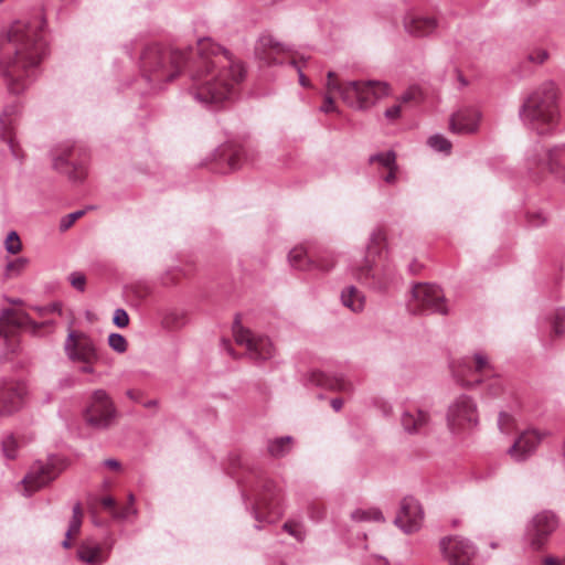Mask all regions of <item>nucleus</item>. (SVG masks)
I'll return each mask as SVG.
<instances>
[{"instance_id":"obj_1","label":"nucleus","mask_w":565,"mask_h":565,"mask_svg":"<svg viewBox=\"0 0 565 565\" xmlns=\"http://www.w3.org/2000/svg\"><path fill=\"white\" fill-rule=\"evenodd\" d=\"M138 49L141 50L138 60L140 77L136 84L141 94L163 89L186 67L192 81L189 94L198 104L206 107L234 96L236 86L246 75L242 62L211 39L199 40L188 51L157 43L145 44L141 39L125 45L129 55Z\"/></svg>"},{"instance_id":"obj_2","label":"nucleus","mask_w":565,"mask_h":565,"mask_svg":"<svg viewBox=\"0 0 565 565\" xmlns=\"http://www.w3.org/2000/svg\"><path fill=\"white\" fill-rule=\"evenodd\" d=\"M45 20L14 21L0 51V74L12 94L24 92L39 74L47 54L44 34Z\"/></svg>"},{"instance_id":"obj_3","label":"nucleus","mask_w":565,"mask_h":565,"mask_svg":"<svg viewBox=\"0 0 565 565\" xmlns=\"http://www.w3.org/2000/svg\"><path fill=\"white\" fill-rule=\"evenodd\" d=\"M385 241V233L380 228L374 230L363 260L354 268V276L361 284L381 292L394 288L401 280L395 264L388 257Z\"/></svg>"},{"instance_id":"obj_4","label":"nucleus","mask_w":565,"mask_h":565,"mask_svg":"<svg viewBox=\"0 0 565 565\" xmlns=\"http://www.w3.org/2000/svg\"><path fill=\"white\" fill-rule=\"evenodd\" d=\"M558 92L553 82H545L531 92L519 108V118L540 136L553 135L559 124Z\"/></svg>"},{"instance_id":"obj_5","label":"nucleus","mask_w":565,"mask_h":565,"mask_svg":"<svg viewBox=\"0 0 565 565\" xmlns=\"http://www.w3.org/2000/svg\"><path fill=\"white\" fill-rule=\"evenodd\" d=\"M391 87L386 82L349 81L341 92L342 100L356 110H366L374 106L380 99L388 96Z\"/></svg>"},{"instance_id":"obj_6","label":"nucleus","mask_w":565,"mask_h":565,"mask_svg":"<svg viewBox=\"0 0 565 565\" xmlns=\"http://www.w3.org/2000/svg\"><path fill=\"white\" fill-rule=\"evenodd\" d=\"M407 309L413 315L448 313L443 290L437 285L428 282H418L413 286Z\"/></svg>"},{"instance_id":"obj_7","label":"nucleus","mask_w":565,"mask_h":565,"mask_svg":"<svg viewBox=\"0 0 565 565\" xmlns=\"http://www.w3.org/2000/svg\"><path fill=\"white\" fill-rule=\"evenodd\" d=\"M447 425L454 435L471 433L479 425L477 403L470 396L461 394L448 406Z\"/></svg>"},{"instance_id":"obj_8","label":"nucleus","mask_w":565,"mask_h":565,"mask_svg":"<svg viewBox=\"0 0 565 565\" xmlns=\"http://www.w3.org/2000/svg\"><path fill=\"white\" fill-rule=\"evenodd\" d=\"M530 169L547 170L555 179L565 183V142L545 148L535 145L526 154Z\"/></svg>"},{"instance_id":"obj_9","label":"nucleus","mask_w":565,"mask_h":565,"mask_svg":"<svg viewBox=\"0 0 565 565\" xmlns=\"http://www.w3.org/2000/svg\"><path fill=\"white\" fill-rule=\"evenodd\" d=\"M454 377L465 387H471L490 373L488 355H462L451 362Z\"/></svg>"},{"instance_id":"obj_10","label":"nucleus","mask_w":565,"mask_h":565,"mask_svg":"<svg viewBox=\"0 0 565 565\" xmlns=\"http://www.w3.org/2000/svg\"><path fill=\"white\" fill-rule=\"evenodd\" d=\"M559 525L558 516L550 510L535 514L526 525L525 539L533 551L544 547Z\"/></svg>"},{"instance_id":"obj_11","label":"nucleus","mask_w":565,"mask_h":565,"mask_svg":"<svg viewBox=\"0 0 565 565\" xmlns=\"http://www.w3.org/2000/svg\"><path fill=\"white\" fill-rule=\"evenodd\" d=\"M45 323H36L25 312L14 309H3L0 313V338H2L10 349V353H14L13 342L17 333L22 330H29L33 334Z\"/></svg>"},{"instance_id":"obj_12","label":"nucleus","mask_w":565,"mask_h":565,"mask_svg":"<svg viewBox=\"0 0 565 565\" xmlns=\"http://www.w3.org/2000/svg\"><path fill=\"white\" fill-rule=\"evenodd\" d=\"M115 416L116 408L108 394L104 390H96L84 411L86 424L95 429H106Z\"/></svg>"},{"instance_id":"obj_13","label":"nucleus","mask_w":565,"mask_h":565,"mask_svg":"<svg viewBox=\"0 0 565 565\" xmlns=\"http://www.w3.org/2000/svg\"><path fill=\"white\" fill-rule=\"evenodd\" d=\"M439 547L448 565H473L477 547L468 539L459 535L446 536L440 540Z\"/></svg>"},{"instance_id":"obj_14","label":"nucleus","mask_w":565,"mask_h":565,"mask_svg":"<svg viewBox=\"0 0 565 565\" xmlns=\"http://www.w3.org/2000/svg\"><path fill=\"white\" fill-rule=\"evenodd\" d=\"M232 331L236 343L244 347L249 353H270L273 350L271 340L267 335L256 334L245 328L239 313L235 315Z\"/></svg>"},{"instance_id":"obj_15","label":"nucleus","mask_w":565,"mask_h":565,"mask_svg":"<svg viewBox=\"0 0 565 565\" xmlns=\"http://www.w3.org/2000/svg\"><path fill=\"white\" fill-rule=\"evenodd\" d=\"M423 520L424 511L419 502L413 497H405L394 520L395 525L409 534L420 529Z\"/></svg>"},{"instance_id":"obj_16","label":"nucleus","mask_w":565,"mask_h":565,"mask_svg":"<svg viewBox=\"0 0 565 565\" xmlns=\"http://www.w3.org/2000/svg\"><path fill=\"white\" fill-rule=\"evenodd\" d=\"M481 111L475 106L459 107L449 118V130L457 135H472L479 129Z\"/></svg>"},{"instance_id":"obj_17","label":"nucleus","mask_w":565,"mask_h":565,"mask_svg":"<svg viewBox=\"0 0 565 565\" xmlns=\"http://www.w3.org/2000/svg\"><path fill=\"white\" fill-rule=\"evenodd\" d=\"M545 436V431H539L534 428L526 429L509 447L508 454L515 461H524L535 452Z\"/></svg>"},{"instance_id":"obj_18","label":"nucleus","mask_w":565,"mask_h":565,"mask_svg":"<svg viewBox=\"0 0 565 565\" xmlns=\"http://www.w3.org/2000/svg\"><path fill=\"white\" fill-rule=\"evenodd\" d=\"M26 393L24 384L14 381H0V415L18 411Z\"/></svg>"},{"instance_id":"obj_19","label":"nucleus","mask_w":565,"mask_h":565,"mask_svg":"<svg viewBox=\"0 0 565 565\" xmlns=\"http://www.w3.org/2000/svg\"><path fill=\"white\" fill-rule=\"evenodd\" d=\"M74 148H66L61 153L53 156V168L68 175L72 181H82L86 175V162L74 160Z\"/></svg>"},{"instance_id":"obj_20","label":"nucleus","mask_w":565,"mask_h":565,"mask_svg":"<svg viewBox=\"0 0 565 565\" xmlns=\"http://www.w3.org/2000/svg\"><path fill=\"white\" fill-rule=\"evenodd\" d=\"M55 477L56 473L51 466L42 463L41 461L34 462L22 480L24 486V495H31L33 492L55 479Z\"/></svg>"},{"instance_id":"obj_21","label":"nucleus","mask_w":565,"mask_h":565,"mask_svg":"<svg viewBox=\"0 0 565 565\" xmlns=\"http://www.w3.org/2000/svg\"><path fill=\"white\" fill-rule=\"evenodd\" d=\"M437 20L422 11L412 10L404 17V29L413 36H428L437 29Z\"/></svg>"},{"instance_id":"obj_22","label":"nucleus","mask_w":565,"mask_h":565,"mask_svg":"<svg viewBox=\"0 0 565 565\" xmlns=\"http://www.w3.org/2000/svg\"><path fill=\"white\" fill-rule=\"evenodd\" d=\"M19 113L18 104H10L4 107L0 116V138L7 143L12 156L19 159L18 146L13 136V126Z\"/></svg>"},{"instance_id":"obj_23","label":"nucleus","mask_w":565,"mask_h":565,"mask_svg":"<svg viewBox=\"0 0 565 565\" xmlns=\"http://www.w3.org/2000/svg\"><path fill=\"white\" fill-rule=\"evenodd\" d=\"M288 50L289 47L277 41L270 34H263L259 36L255 46V53L258 58L267 64L282 63L278 55Z\"/></svg>"},{"instance_id":"obj_24","label":"nucleus","mask_w":565,"mask_h":565,"mask_svg":"<svg viewBox=\"0 0 565 565\" xmlns=\"http://www.w3.org/2000/svg\"><path fill=\"white\" fill-rule=\"evenodd\" d=\"M100 344L85 332L71 330L64 342V350L66 353H97Z\"/></svg>"},{"instance_id":"obj_25","label":"nucleus","mask_w":565,"mask_h":565,"mask_svg":"<svg viewBox=\"0 0 565 565\" xmlns=\"http://www.w3.org/2000/svg\"><path fill=\"white\" fill-rule=\"evenodd\" d=\"M401 423L406 433L420 434L429 423V415L422 409H407L403 412Z\"/></svg>"},{"instance_id":"obj_26","label":"nucleus","mask_w":565,"mask_h":565,"mask_svg":"<svg viewBox=\"0 0 565 565\" xmlns=\"http://www.w3.org/2000/svg\"><path fill=\"white\" fill-rule=\"evenodd\" d=\"M218 157L227 162L228 170L234 171L241 168L243 162L247 160V151L244 146L227 143L218 149Z\"/></svg>"},{"instance_id":"obj_27","label":"nucleus","mask_w":565,"mask_h":565,"mask_svg":"<svg viewBox=\"0 0 565 565\" xmlns=\"http://www.w3.org/2000/svg\"><path fill=\"white\" fill-rule=\"evenodd\" d=\"M310 381L318 386H323L334 391L352 392L353 390L352 384L342 375L331 377L323 372L315 371L311 373Z\"/></svg>"},{"instance_id":"obj_28","label":"nucleus","mask_w":565,"mask_h":565,"mask_svg":"<svg viewBox=\"0 0 565 565\" xmlns=\"http://www.w3.org/2000/svg\"><path fill=\"white\" fill-rule=\"evenodd\" d=\"M341 303L354 313H360L365 308V296L355 286L350 285L342 289Z\"/></svg>"},{"instance_id":"obj_29","label":"nucleus","mask_w":565,"mask_h":565,"mask_svg":"<svg viewBox=\"0 0 565 565\" xmlns=\"http://www.w3.org/2000/svg\"><path fill=\"white\" fill-rule=\"evenodd\" d=\"M78 558L88 565H99L105 562L102 553V547L93 542H85L81 544L77 550Z\"/></svg>"},{"instance_id":"obj_30","label":"nucleus","mask_w":565,"mask_h":565,"mask_svg":"<svg viewBox=\"0 0 565 565\" xmlns=\"http://www.w3.org/2000/svg\"><path fill=\"white\" fill-rule=\"evenodd\" d=\"M288 259L290 265L300 270L313 269V252H309L302 246L295 247L289 252Z\"/></svg>"},{"instance_id":"obj_31","label":"nucleus","mask_w":565,"mask_h":565,"mask_svg":"<svg viewBox=\"0 0 565 565\" xmlns=\"http://www.w3.org/2000/svg\"><path fill=\"white\" fill-rule=\"evenodd\" d=\"M263 491L255 494L254 512L258 519L259 511L269 507V500L276 497V486L273 481L266 480L263 483Z\"/></svg>"},{"instance_id":"obj_32","label":"nucleus","mask_w":565,"mask_h":565,"mask_svg":"<svg viewBox=\"0 0 565 565\" xmlns=\"http://www.w3.org/2000/svg\"><path fill=\"white\" fill-rule=\"evenodd\" d=\"M546 322L551 328V332L556 338L565 339V307L555 308L547 317Z\"/></svg>"},{"instance_id":"obj_33","label":"nucleus","mask_w":565,"mask_h":565,"mask_svg":"<svg viewBox=\"0 0 565 565\" xmlns=\"http://www.w3.org/2000/svg\"><path fill=\"white\" fill-rule=\"evenodd\" d=\"M294 438L284 436L268 441L267 450L270 456L280 458L290 452Z\"/></svg>"},{"instance_id":"obj_34","label":"nucleus","mask_w":565,"mask_h":565,"mask_svg":"<svg viewBox=\"0 0 565 565\" xmlns=\"http://www.w3.org/2000/svg\"><path fill=\"white\" fill-rule=\"evenodd\" d=\"M335 265V257L329 250L313 252V268L322 271L331 270Z\"/></svg>"},{"instance_id":"obj_35","label":"nucleus","mask_w":565,"mask_h":565,"mask_svg":"<svg viewBox=\"0 0 565 565\" xmlns=\"http://www.w3.org/2000/svg\"><path fill=\"white\" fill-rule=\"evenodd\" d=\"M94 355H67L68 364L82 373H90L93 372V358Z\"/></svg>"},{"instance_id":"obj_36","label":"nucleus","mask_w":565,"mask_h":565,"mask_svg":"<svg viewBox=\"0 0 565 565\" xmlns=\"http://www.w3.org/2000/svg\"><path fill=\"white\" fill-rule=\"evenodd\" d=\"M427 145L436 152L448 156L451 153L452 145L445 136L435 134L427 139Z\"/></svg>"},{"instance_id":"obj_37","label":"nucleus","mask_w":565,"mask_h":565,"mask_svg":"<svg viewBox=\"0 0 565 565\" xmlns=\"http://www.w3.org/2000/svg\"><path fill=\"white\" fill-rule=\"evenodd\" d=\"M351 518L354 521H374V522H384V515L383 513L375 508L369 509V510H361L358 509L352 512Z\"/></svg>"},{"instance_id":"obj_38","label":"nucleus","mask_w":565,"mask_h":565,"mask_svg":"<svg viewBox=\"0 0 565 565\" xmlns=\"http://www.w3.org/2000/svg\"><path fill=\"white\" fill-rule=\"evenodd\" d=\"M369 163H379L383 168H393L396 166V154L394 151L379 152L370 156Z\"/></svg>"},{"instance_id":"obj_39","label":"nucleus","mask_w":565,"mask_h":565,"mask_svg":"<svg viewBox=\"0 0 565 565\" xmlns=\"http://www.w3.org/2000/svg\"><path fill=\"white\" fill-rule=\"evenodd\" d=\"M28 259L20 257L14 260H11L6 266V276L8 278L18 276L22 273V270L26 267Z\"/></svg>"},{"instance_id":"obj_40","label":"nucleus","mask_w":565,"mask_h":565,"mask_svg":"<svg viewBox=\"0 0 565 565\" xmlns=\"http://www.w3.org/2000/svg\"><path fill=\"white\" fill-rule=\"evenodd\" d=\"M284 530L294 536L297 541L302 542L305 540L306 533L303 525L300 522L296 521H287L284 524Z\"/></svg>"},{"instance_id":"obj_41","label":"nucleus","mask_w":565,"mask_h":565,"mask_svg":"<svg viewBox=\"0 0 565 565\" xmlns=\"http://www.w3.org/2000/svg\"><path fill=\"white\" fill-rule=\"evenodd\" d=\"M108 345L118 353H124L127 349V341L119 333H110L108 337Z\"/></svg>"},{"instance_id":"obj_42","label":"nucleus","mask_w":565,"mask_h":565,"mask_svg":"<svg viewBox=\"0 0 565 565\" xmlns=\"http://www.w3.org/2000/svg\"><path fill=\"white\" fill-rule=\"evenodd\" d=\"M6 250L10 254H17L21 250V241L15 231H11L4 241Z\"/></svg>"},{"instance_id":"obj_43","label":"nucleus","mask_w":565,"mask_h":565,"mask_svg":"<svg viewBox=\"0 0 565 565\" xmlns=\"http://www.w3.org/2000/svg\"><path fill=\"white\" fill-rule=\"evenodd\" d=\"M18 444L13 436H8L2 441V452L8 459H14L17 457Z\"/></svg>"},{"instance_id":"obj_44","label":"nucleus","mask_w":565,"mask_h":565,"mask_svg":"<svg viewBox=\"0 0 565 565\" xmlns=\"http://www.w3.org/2000/svg\"><path fill=\"white\" fill-rule=\"evenodd\" d=\"M84 214H85V210H78V211L72 212V213L63 216L60 222V230L61 231L68 230Z\"/></svg>"},{"instance_id":"obj_45","label":"nucleus","mask_w":565,"mask_h":565,"mask_svg":"<svg viewBox=\"0 0 565 565\" xmlns=\"http://www.w3.org/2000/svg\"><path fill=\"white\" fill-rule=\"evenodd\" d=\"M513 417L508 413L501 412L498 417V427L501 433L510 434L513 428Z\"/></svg>"},{"instance_id":"obj_46","label":"nucleus","mask_w":565,"mask_h":565,"mask_svg":"<svg viewBox=\"0 0 565 565\" xmlns=\"http://www.w3.org/2000/svg\"><path fill=\"white\" fill-rule=\"evenodd\" d=\"M326 86L328 92H338L341 95L342 89L345 88V83H338L333 71L328 72Z\"/></svg>"},{"instance_id":"obj_47","label":"nucleus","mask_w":565,"mask_h":565,"mask_svg":"<svg viewBox=\"0 0 565 565\" xmlns=\"http://www.w3.org/2000/svg\"><path fill=\"white\" fill-rule=\"evenodd\" d=\"M113 323L118 328H125L129 323V316L125 309L118 308L113 316Z\"/></svg>"},{"instance_id":"obj_48","label":"nucleus","mask_w":565,"mask_h":565,"mask_svg":"<svg viewBox=\"0 0 565 565\" xmlns=\"http://www.w3.org/2000/svg\"><path fill=\"white\" fill-rule=\"evenodd\" d=\"M71 285L78 291H84L86 286V278L83 274L72 273L70 275Z\"/></svg>"},{"instance_id":"obj_49","label":"nucleus","mask_w":565,"mask_h":565,"mask_svg":"<svg viewBox=\"0 0 565 565\" xmlns=\"http://www.w3.org/2000/svg\"><path fill=\"white\" fill-rule=\"evenodd\" d=\"M547 57H548V53L545 50H541V49L530 53L527 56V58L531 62H534L537 64L544 63L547 60Z\"/></svg>"},{"instance_id":"obj_50","label":"nucleus","mask_w":565,"mask_h":565,"mask_svg":"<svg viewBox=\"0 0 565 565\" xmlns=\"http://www.w3.org/2000/svg\"><path fill=\"white\" fill-rule=\"evenodd\" d=\"M136 509L134 508L132 504H128L127 507H124L121 509H117V512H115V519H118V520H125L127 518H129L130 515L132 514H136Z\"/></svg>"},{"instance_id":"obj_51","label":"nucleus","mask_w":565,"mask_h":565,"mask_svg":"<svg viewBox=\"0 0 565 565\" xmlns=\"http://www.w3.org/2000/svg\"><path fill=\"white\" fill-rule=\"evenodd\" d=\"M320 110L326 114L337 110L334 99L329 94L324 96V100L322 106L320 107Z\"/></svg>"},{"instance_id":"obj_52","label":"nucleus","mask_w":565,"mask_h":565,"mask_svg":"<svg viewBox=\"0 0 565 565\" xmlns=\"http://www.w3.org/2000/svg\"><path fill=\"white\" fill-rule=\"evenodd\" d=\"M402 106L401 104L393 105L392 107L387 108L384 113L385 117L388 120H395L401 116Z\"/></svg>"},{"instance_id":"obj_53","label":"nucleus","mask_w":565,"mask_h":565,"mask_svg":"<svg viewBox=\"0 0 565 565\" xmlns=\"http://www.w3.org/2000/svg\"><path fill=\"white\" fill-rule=\"evenodd\" d=\"M82 525V519L72 518L70 521L68 529L65 533V536L71 537L72 534L79 532Z\"/></svg>"},{"instance_id":"obj_54","label":"nucleus","mask_w":565,"mask_h":565,"mask_svg":"<svg viewBox=\"0 0 565 565\" xmlns=\"http://www.w3.org/2000/svg\"><path fill=\"white\" fill-rule=\"evenodd\" d=\"M102 505L109 510L113 514V516H115V512H117V508H116V502H115V499L111 498V497H105L102 499Z\"/></svg>"},{"instance_id":"obj_55","label":"nucleus","mask_w":565,"mask_h":565,"mask_svg":"<svg viewBox=\"0 0 565 565\" xmlns=\"http://www.w3.org/2000/svg\"><path fill=\"white\" fill-rule=\"evenodd\" d=\"M388 172L383 177L384 182L388 184H394L397 180L396 171H397V164L393 168L387 169Z\"/></svg>"},{"instance_id":"obj_56","label":"nucleus","mask_w":565,"mask_h":565,"mask_svg":"<svg viewBox=\"0 0 565 565\" xmlns=\"http://www.w3.org/2000/svg\"><path fill=\"white\" fill-rule=\"evenodd\" d=\"M529 223L532 225V226H540L541 224L544 223V218L543 216L539 213V214H535V215H531L530 218H529Z\"/></svg>"},{"instance_id":"obj_57","label":"nucleus","mask_w":565,"mask_h":565,"mask_svg":"<svg viewBox=\"0 0 565 565\" xmlns=\"http://www.w3.org/2000/svg\"><path fill=\"white\" fill-rule=\"evenodd\" d=\"M127 396L134 401V402H137V403H141V395L142 393L141 392H138V391H134V390H128L126 392Z\"/></svg>"},{"instance_id":"obj_58","label":"nucleus","mask_w":565,"mask_h":565,"mask_svg":"<svg viewBox=\"0 0 565 565\" xmlns=\"http://www.w3.org/2000/svg\"><path fill=\"white\" fill-rule=\"evenodd\" d=\"M104 465L107 467V468H110V469H114V470H118L120 469V462L116 459H106L104 461Z\"/></svg>"},{"instance_id":"obj_59","label":"nucleus","mask_w":565,"mask_h":565,"mask_svg":"<svg viewBox=\"0 0 565 565\" xmlns=\"http://www.w3.org/2000/svg\"><path fill=\"white\" fill-rule=\"evenodd\" d=\"M342 406H343V399L342 398H333V399H331V407L335 412L341 411Z\"/></svg>"},{"instance_id":"obj_60","label":"nucleus","mask_w":565,"mask_h":565,"mask_svg":"<svg viewBox=\"0 0 565 565\" xmlns=\"http://www.w3.org/2000/svg\"><path fill=\"white\" fill-rule=\"evenodd\" d=\"M419 269L420 265L415 259L408 265V271L413 275L417 274Z\"/></svg>"},{"instance_id":"obj_61","label":"nucleus","mask_w":565,"mask_h":565,"mask_svg":"<svg viewBox=\"0 0 565 565\" xmlns=\"http://www.w3.org/2000/svg\"><path fill=\"white\" fill-rule=\"evenodd\" d=\"M490 392L492 395H499V393L501 392V385L499 384L498 381H494L492 384H491V387H490Z\"/></svg>"},{"instance_id":"obj_62","label":"nucleus","mask_w":565,"mask_h":565,"mask_svg":"<svg viewBox=\"0 0 565 565\" xmlns=\"http://www.w3.org/2000/svg\"><path fill=\"white\" fill-rule=\"evenodd\" d=\"M76 516H77V519H82V516H83V512H82V508H81L79 503H76L73 507V515H72V518H76Z\"/></svg>"},{"instance_id":"obj_63","label":"nucleus","mask_w":565,"mask_h":565,"mask_svg":"<svg viewBox=\"0 0 565 565\" xmlns=\"http://www.w3.org/2000/svg\"><path fill=\"white\" fill-rule=\"evenodd\" d=\"M544 565H563V562L555 557H546Z\"/></svg>"},{"instance_id":"obj_64","label":"nucleus","mask_w":565,"mask_h":565,"mask_svg":"<svg viewBox=\"0 0 565 565\" xmlns=\"http://www.w3.org/2000/svg\"><path fill=\"white\" fill-rule=\"evenodd\" d=\"M158 399H150L143 403V406L147 408H156L158 406Z\"/></svg>"}]
</instances>
